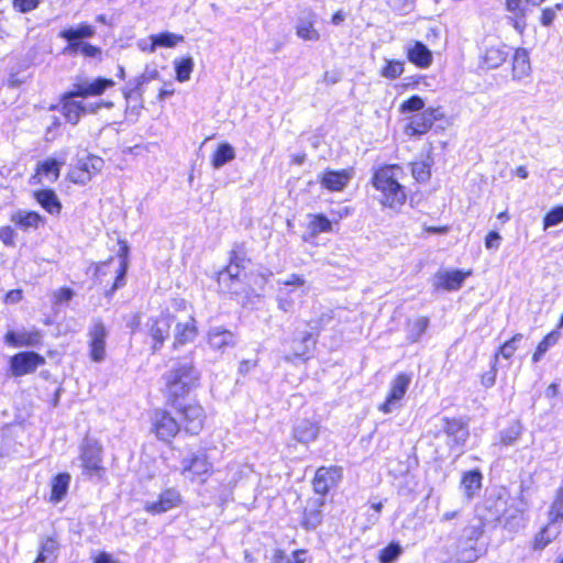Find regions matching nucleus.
<instances>
[{"mask_svg":"<svg viewBox=\"0 0 563 563\" xmlns=\"http://www.w3.org/2000/svg\"><path fill=\"white\" fill-rule=\"evenodd\" d=\"M404 170L398 165H386L377 169L373 177L374 187L382 192L383 205L396 209L406 201V192L399 180Z\"/></svg>","mask_w":563,"mask_h":563,"instance_id":"nucleus-1","label":"nucleus"},{"mask_svg":"<svg viewBox=\"0 0 563 563\" xmlns=\"http://www.w3.org/2000/svg\"><path fill=\"white\" fill-rule=\"evenodd\" d=\"M199 377V372L192 362L184 361L166 375V385L172 395L179 397L189 393L197 385Z\"/></svg>","mask_w":563,"mask_h":563,"instance_id":"nucleus-2","label":"nucleus"},{"mask_svg":"<svg viewBox=\"0 0 563 563\" xmlns=\"http://www.w3.org/2000/svg\"><path fill=\"white\" fill-rule=\"evenodd\" d=\"M277 289V307L284 312H292L295 308V297L307 295L306 279L298 274H290L286 278L276 280Z\"/></svg>","mask_w":563,"mask_h":563,"instance_id":"nucleus-3","label":"nucleus"},{"mask_svg":"<svg viewBox=\"0 0 563 563\" xmlns=\"http://www.w3.org/2000/svg\"><path fill=\"white\" fill-rule=\"evenodd\" d=\"M180 465L181 475L190 482L203 484L212 473V464L203 452L183 457Z\"/></svg>","mask_w":563,"mask_h":563,"instance_id":"nucleus-4","label":"nucleus"},{"mask_svg":"<svg viewBox=\"0 0 563 563\" xmlns=\"http://www.w3.org/2000/svg\"><path fill=\"white\" fill-rule=\"evenodd\" d=\"M104 162L101 157L88 155L86 158L77 161L68 177L75 184L86 185L95 175L102 170Z\"/></svg>","mask_w":563,"mask_h":563,"instance_id":"nucleus-5","label":"nucleus"},{"mask_svg":"<svg viewBox=\"0 0 563 563\" xmlns=\"http://www.w3.org/2000/svg\"><path fill=\"white\" fill-rule=\"evenodd\" d=\"M88 347L89 356L91 361L100 363L104 361L106 352V339L108 336V330L100 319L93 320L92 324L88 330Z\"/></svg>","mask_w":563,"mask_h":563,"instance_id":"nucleus-6","label":"nucleus"},{"mask_svg":"<svg viewBox=\"0 0 563 563\" xmlns=\"http://www.w3.org/2000/svg\"><path fill=\"white\" fill-rule=\"evenodd\" d=\"M411 377L405 373L397 375L391 384L386 400L379 405L378 409L384 413H390L399 408L400 400L405 397L410 385Z\"/></svg>","mask_w":563,"mask_h":563,"instance_id":"nucleus-7","label":"nucleus"},{"mask_svg":"<svg viewBox=\"0 0 563 563\" xmlns=\"http://www.w3.org/2000/svg\"><path fill=\"white\" fill-rule=\"evenodd\" d=\"M230 264L218 274V284L222 291L238 294L242 288V268L235 263L236 253L232 252Z\"/></svg>","mask_w":563,"mask_h":563,"instance_id":"nucleus-8","label":"nucleus"},{"mask_svg":"<svg viewBox=\"0 0 563 563\" xmlns=\"http://www.w3.org/2000/svg\"><path fill=\"white\" fill-rule=\"evenodd\" d=\"M443 431L449 439L448 444L460 455L468 438L466 423L459 419L449 418H443Z\"/></svg>","mask_w":563,"mask_h":563,"instance_id":"nucleus-9","label":"nucleus"},{"mask_svg":"<svg viewBox=\"0 0 563 563\" xmlns=\"http://www.w3.org/2000/svg\"><path fill=\"white\" fill-rule=\"evenodd\" d=\"M153 430L157 438L163 441H169L179 432L180 427L177 420L165 410H156L152 418Z\"/></svg>","mask_w":563,"mask_h":563,"instance_id":"nucleus-10","label":"nucleus"},{"mask_svg":"<svg viewBox=\"0 0 563 563\" xmlns=\"http://www.w3.org/2000/svg\"><path fill=\"white\" fill-rule=\"evenodd\" d=\"M42 364L44 358L35 352H21L10 360V368L14 376L33 373Z\"/></svg>","mask_w":563,"mask_h":563,"instance_id":"nucleus-11","label":"nucleus"},{"mask_svg":"<svg viewBox=\"0 0 563 563\" xmlns=\"http://www.w3.org/2000/svg\"><path fill=\"white\" fill-rule=\"evenodd\" d=\"M180 504V493L175 488H167L159 494L157 500L146 503L144 508L152 515H161L179 507Z\"/></svg>","mask_w":563,"mask_h":563,"instance_id":"nucleus-12","label":"nucleus"},{"mask_svg":"<svg viewBox=\"0 0 563 563\" xmlns=\"http://www.w3.org/2000/svg\"><path fill=\"white\" fill-rule=\"evenodd\" d=\"M443 114L440 109L428 108L423 112L413 115L407 126V133L410 135H421L427 133L438 120H441Z\"/></svg>","mask_w":563,"mask_h":563,"instance_id":"nucleus-13","label":"nucleus"},{"mask_svg":"<svg viewBox=\"0 0 563 563\" xmlns=\"http://www.w3.org/2000/svg\"><path fill=\"white\" fill-rule=\"evenodd\" d=\"M173 319L169 316H161L148 322V335L152 340L151 349L153 353L157 352L169 338Z\"/></svg>","mask_w":563,"mask_h":563,"instance_id":"nucleus-14","label":"nucleus"},{"mask_svg":"<svg viewBox=\"0 0 563 563\" xmlns=\"http://www.w3.org/2000/svg\"><path fill=\"white\" fill-rule=\"evenodd\" d=\"M218 481L221 483L223 493L229 495L232 493V489L243 479L253 475V472L244 465L238 463H231L225 468V474L222 476L221 473H218Z\"/></svg>","mask_w":563,"mask_h":563,"instance_id":"nucleus-15","label":"nucleus"},{"mask_svg":"<svg viewBox=\"0 0 563 563\" xmlns=\"http://www.w3.org/2000/svg\"><path fill=\"white\" fill-rule=\"evenodd\" d=\"M353 177L352 169H327L319 175L321 186L329 191H342Z\"/></svg>","mask_w":563,"mask_h":563,"instance_id":"nucleus-16","label":"nucleus"},{"mask_svg":"<svg viewBox=\"0 0 563 563\" xmlns=\"http://www.w3.org/2000/svg\"><path fill=\"white\" fill-rule=\"evenodd\" d=\"M180 415L184 420V428L187 432L197 434L201 431L206 416L200 405L188 404L181 408Z\"/></svg>","mask_w":563,"mask_h":563,"instance_id":"nucleus-17","label":"nucleus"},{"mask_svg":"<svg viewBox=\"0 0 563 563\" xmlns=\"http://www.w3.org/2000/svg\"><path fill=\"white\" fill-rule=\"evenodd\" d=\"M114 86V81L106 78H97L92 81L84 80L74 86L70 97L100 96L107 88Z\"/></svg>","mask_w":563,"mask_h":563,"instance_id":"nucleus-18","label":"nucleus"},{"mask_svg":"<svg viewBox=\"0 0 563 563\" xmlns=\"http://www.w3.org/2000/svg\"><path fill=\"white\" fill-rule=\"evenodd\" d=\"M208 343L211 349L224 352L228 347L235 344L234 334L222 327L211 328L208 332Z\"/></svg>","mask_w":563,"mask_h":563,"instance_id":"nucleus-19","label":"nucleus"},{"mask_svg":"<svg viewBox=\"0 0 563 563\" xmlns=\"http://www.w3.org/2000/svg\"><path fill=\"white\" fill-rule=\"evenodd\" d=\"M320 432L319 424L309 419L299 420L292 429L294 439L302 444L314 441Z\"/></svg>","mask_w":563,"mask_h":563,"instance_id":"nucleus-20","label":"nucleus"},{"mask_svg":"<svg viewBox=\"0 0 563 563\" xmlns=\"http://www.w3.org/2000/svg\"><path fill=\"white\" fill-rule=\"evenodd\" d=\"M11 222L23 231L36 230L44 224L43 217L35 211L18 210L11 216Z\"/></svg>","mask_w":563,"mask_h":563,"instance_id":"nucleus-21","label":"nucleus"},{"mask_svg":"<svg viewBox=\"0 0 563 563\" xmlns=\"http://www.w3.org/2000/svg\"><path fill=\"white\" fill-rule=\"evenodd\" d=\"M81 461L89 473L100 470L101 448L96 442L87 441L82 446Z\"/></svg>","mask_w":563,"mask_h":563,"instance_id":"nucleus-22","label":"nucleus"},{"mask_svg":"<svg viewBox=\"0 0 563 563\" xmlns=\"http://www.w3.org/2000/svg\"><path fill=\"white\" fill-rule=\"evenodd\" d=\"M42 334L38 330L22 331L15 333L9 331L5 334V342L13 346H36L41 343Z\"/></svg>","mask_w":563,"mask_h":563,"instance_id":"nucleus-23","label":"nucleus"},{"mask_svg":"<svg viewBox=\"0 0 563 563\" xmlns=\"http://www.w3.org/2000/svg\"><path fill=\"white\" fill-rule=\"evenodd\" d=\"M407 57L409 62L420 68H427L432 63L431 51L421 42H415L411 47H408Z\"/></svg>","mask_w":563,"mask_h":563,"instance_id":"nucleus-24","label":"nucleus"},{"mask_svg":"<svg viewBox=\"0 0 563 563\" xmlns=\"http://www.w3.org/2000/svg\"><path fill=\"white\" fill-rule=\"evenodd\" d=\"M339 472L334 468L320 467L316 472L313 479V489L316 493L324 495L332 485H334Z\"/></svg>","mask_w":563,"mask_h":563,"instance_id":"nucleus-25","label":"nucleus"},{"mask_svg":"<svg viewBox=\"0 0 563 563\" xmlns=\"http://www.w3.org/2000/svg\"><path fill=\"white\" fill-rule=\"evenodd\" d=\"M314 23L316 15L313 13H309L306 18L300 19L296 25L297 36L303 41H318L320 38V34L314 27Z\"/></svg>","mask_w":563,"mask_h":563,"instance_id":"nucleus-26","label":"nucleus"},{"mask_svg":"<svg viewBox=\"0 0 563 563\" xmlns=\"http://www.w3.org/2000/svg\"><path fill=\"white\" fill-rule=\"evenodd\" d=\"M470 274L471 272L463 273L461 271L438 273V287H443L446 290H457Z\"/></svg>","mask_w":563,"mask_h":563,"instance_id":"nucleus-27","label":"nucleus"},{"mask_svg":"<svg viewBox=\"0 0 563 563\" xmlns=\"http://www.w3.org/2000/svg\"><path fill=\"white\" fill-rule=\"evenodd\" d=\"M195 323L196 321L194 318H190L184 323H177L174 341L175 349L195 340L197 336V328Z\"/></svg>","mask_w":563,"mask_h":563,"instance_id":"nucleus-28","label":"nucleus"},{"mask_svg":"<svg viewBox=\"0 0 563 563\" xmlns=\"http://www.w3.org/2000/svg\"><path fill=\"white\" fill-rule=\"evenodd\" d=\"M531 71L528 52L523 48H518L515 52L512 60V76L515 79H522L529 76Z\"/></svg>","mask_w":563,"mask_h":563,"instance_id":"nucleus-29","label":"nucleus"},{"mask_svg":"<svg viewBox=\"0 0 563 563\" xmlns=\"http://www.w3.org/2000/svg\"><path fill=\"white\" fill-rule=\"evenodd\" d=\"M36 201L51 214H58L62 203L57 195L51 189L38 190L34 194Z\"/></svg>","mask_w":563,"mask_h":563,"instance_id":"nucleus-30","label":"nucleus"},{"mask_svg":"<svg viewBox=\"0 0 563 563\" xmlns=\"http://www.w3.org/2000/svg\"><path fill=\"white\" fill-rule=\"evenodd\" d=\"M70 483L68 473H60L53 477L51 482V501L59 503L67 494Z\"/></svg>","mask_w":563,"mask_h":563,"instance_id":"nucleus-31","label":"nucleus"},{"mask_svg":"<svg viewBox=\"0 0 563 563\" xmlns=\"http://www.w3.org/2000/svg\"><path fill=\"white\" fill-rule=\"evenodd\" d=\"M508 54L505 46H492L486 49L483 62L487 68H497L507 59Z\"/></svg>","mask_w":563,"mask_h":563,"instance_id":"nucleus-32","label":"nucleus"},{"mask_svg":"<svg viewBox=\"0 0 563 563\" xmlns=\"http://www.w3.org/2000/svg\"><path fill=\"white\" fill-rule=\"evenodd\" d=\"M461 486L467 498L471 499L482 486V474L478 471H470L465 473L462 478Z\"/></svg>","mask_w":563,"mask_h":563,"instance_id":"nucleus-33","label":"nucleus"},{"mask_svg":"<svg viewBox=\"0 0 563 563\" xmlns=\"http://www.w3.org/2000/svg\"><path fill=\"white\" fill-rule=\"evenodd\" d=\"M87 112V107L82 101L66 100L63 104V114L65 119L76 124L80 115Z\"/></svg>","mask_w":563,"mask_h":563,"instance_id":"nucleus-34","label":"nucleus"},{"mask_svg":"<svg viewBox=\"0 0 563 563\" xmlns=\"http://www.w3.org/2000/svg\"><path fill=\"white\" fill-rule=\"evenodd\" d=\"M235 157L234 148L228 143H221L214 152L211 164L214 168H220L224 164L233 161Z\"/></svg>","mask_w":563,"mask_h":563,"instance_id":"nucleus-35","label":"nucleus"},{"mask_svg":"<svg viewBox=\"0 0 563 563\" xmlns=\"http://www.w3.org/2000/svg\"><path fill=\"white\" fill-rule=\"evenodd\" d=\"M309 231L312 236L332 231V222L322 213L310 214Z\"/></svg>","mask_w":563,"mask_h":563,"instance_id":"nucleus-36","label":"nucleus"},{"mask_svg":"<svg viewBox=\"0 0 563 563\" xmlns=\"http://www.w3.org/2000/svg\"><path fill=\"white\" fill-rule=\"evenodd\" d=\"M95 34V30L91 25L82 24L77 29L64 30L60 36L66 38L70 43H80V38L91 37Z\"/></svg>","mask_w":563,"mask_h":563,"instance_id":"nucleus-37","label":"nucleus"},{"mask_svg":"<svg viewBox=\"0 0 563 563\" xmlns=\"http://www.w3.org/2000/svg\"><path fill=\"white\" fill-rule=\"evenodd\" d=\"M151 40H152L151 52H154L156 46H164V47L176 46L179 42L184 41V36L166 32V33H161L157 35H152Z\"/></svg>","mask_w":563,"mask_h":563,"instance_id":"nucleus-38","label":"nucleus"},{"mask_svg":"<svg viewBox=\"0 0 563 563\" xmlns=\"http://www.w3.org/2000/svg\"><path fill=\"white\" fill-rule=\"evenodd\" d=\"M554 523H550L543 528L534 539V549L542 550L544 549L553 539L559 534V529L553 526Z\"/></svg>","mask_w":563,"mask_h":563,"instance_id":"nucleus-39","label":"nucleus"},{"mask_svg":"<svg viewBox=\"0 0 563 563\" xmlns=\"http://www.w3.org/2000/svg\"><path fill=\"white\" fill-rule=\"evenodd\" d=\"M194 59L191 57L175 60L176 79L180 82L188 81L194 69Z\"/></svg>","mask_w":563,"mask_h":563,"instance_id":"nucleus-40","label":"nucleus"},{"mask_svg":"<svg viewBox=\"0 0 563 563\" xmlns=\"http://www.w3.org/2000/svg\"><path fill=\"white\" fill-rule=\"evenodd\" d=\"M559 520H563V488L556 492L555 498L549 510L550 523H555Z\"/></svg>","mask_w":563,"mask_h":563,"instance_id":"nucleus-41","label":"nucleus"},{"mask_svg":"<svg viewBox=\"0 0 563 563\" xmlns=\"http://www.w3.org/2000/svg\"><path fill=\"white\" fill-rule=\"evenodd\" d=\"M404 73V63L400 60L386 59V65L380 69V76L388 79H396Z\"/></svg>","mask_w":563,"mask_h":563,"instance_id":"nucleus-42","label":"nucleus"},{"mask_svg":"<svg viewBox=\"0 0 563 563\" xmlns=\"http://www.w3.org/2000/svg\"><path fill=\"white\" fill-rule=\"evenodd\" d=\"M558 336V333L553 331L543 338V340L538 344L537 350L532 355V361L534 363H538L550 349V346L555 344Z\"/></svg>","mask_w":563,"mask_h":563,"instance_id":"nucleus-43","label":"nucleus"},{"mask_svg":"<svg viewBox=\"0 0 563 563\" xmlns=\"http://www.w3.org/2000/svg\"><path fill=\"white\" fill-rule=\"evenodd\" d=\"M521 432V424L519 422H515L500 433V442L504 445H512L520 438Z\"/></svg>","mask_w":563,"mask_h":563,"instance_id":"nucleus-44","label":"nucleus"},{"mask_svg":"<svg viewBox=\"0 0 563 563\" xmlns=\"http://www.w3.org/2000/svg\"><path fill=\"white\" fill-rule=\"evenodd\" d=\"M63 164L64 162L59 163L54 158H47L38 165L37 173L45 176L53 174V180H56L59 177V170Z\"/></svg>","mask_w":563,"mask_h":563,"instance_id":"nucleus-45","label":"nucleus"},{"mask_svg":"<svg viewBox=\"0 0 563 563\" xmlns=\"http://www.w3.org/2000/svg\"><path fill=\"white\" fill-rule=\"evenodd\" d=\"M402 553V548L399 543H390L380 551L379 561L380 563H393Z\"/></svg>","mask_w":563,"mask_h":563,"instance_id":"nucleus-46","label":"nucleus"},{"mask_svg":"<svg viewBox=\"0 0 563 563\" xmlns=\"http://www.w3.org/2000/svg\"><path fill=\"white\" fill-rule=\"evenodd\" d=\"M523 335L521 333L515 334L510 340L506 341L500 347H499V354L506 358L509 360L515 352L518 349V345L520 341L522 340Z\"/></svg>","mask_w":563,"mask_h":563,"instance_id":"nucleus-47","label":"nucleus"},{"mask_svg":"<svg viewBox=\"0 0 563 563\" xmlns=\"http://www.w3.org/2000/svg\"><path fill=\"white\" fill-rule=\"evenodd\" d=\"M303 551H295L290 556H287L283 551L278 550L273 556L272 563H303L305 559L301 558Z\"/></svg>","mask_w":563,"mask_h":563,"instance_id":"nucleus-48","label":"nucleus"},{"mask_svg":"<svg viewBox=\"0 0 563 563\" xmlns=\"http://www.w3.org/2000/svg\"><path fill=\"white\" fill-rule=\"evenodd\" d=\"M561 222H563V207H555L544 217L543 229L547 230L548 228L558 225Z\"/></svg>","mask_w":563,"mask_h":563,"instance_id":"nucleus-49","label":"nucleus"},{"mask_svg":"<svg viewBox=\"0 0 563 563\" xmlns=\"http://www.w3.org/2000/svg\"><path fill=\"white\" fill-rule=\"evenodd\" d=\"M411 172L418 181H427L430 177V165L427 162H416Z\"/></svg>","mask_w":563,"mask_h":563,"instance_id":"nucleus-50","label":"nucleus"},{"mask_svg":"<svg viewBox=\"0 0 563 563\" xmlns=\"http://www.w3.org/2000/svg\"><path fill=\"white\" fill-rule=\"evenodd\" d=\"M312 339V332H305L300 339H294V344L297 341L300 342L298 346H294V356L295 357H303L309 352L308 342Z\"/></svg>","mask_w":563,"mask_h":563,"instance_id":"nucleus-51","label":"nucleus"},{"mask_svg":"<svg viewBox=\"0 0 563 563\" xmlns=\"http://www.w3.org/2000/svg\"><path fill=\"white\" fill-rule=\"evenodd\" d=\"M69 48L74 52L80 51L82 55L95 57L100 54V49L88 43H70Z\"/></svg>","mask_w":563,"mask_h":563,"instance_id":"nucleus-52","label":"nucleus"},{"mask_svg":"<svg viewBox=\"0 0 563 563\" xmlns=\"http://www.w3.org/2000/svg\"><path fill=\"white\" fill-rule=\"evenodd\" d=\"M424 101L419 96H412L408 100L401 103L400 111L401 112H415L423 109Z\"/></svg>","mask_w":563,"mask_h":563,"instance_id":"nucleus-53","label":"nucleus"},{"mask_svg":"<svg viewBox=\"0 0 563 563\" xmlns=\"http://www.w3.org/2000/svg\"><path fill=\"white\" fill-rule=\"evenodd\" d=\"M483 530L484 522L482 519H477L476 522L468 525L464 529V533L470 540H477L482 536Z\"/></svg>","mask_w":563,"mask_h":563,"instance_id":"nucleus-54","label":"nucleus"},{"mask_svg":"<svg viewBox=\"0 0 563 563\" xmlns=\"http://www.w3.org/2000/svg\"><path fill=\"white\" fill-rule=\"evenodd\" d=\"M159 77V71L155 68H146L144 73L136 79L135 89L140 90L144 84H147L152 80H156Z\"/></svg>","mask_w":563,"mask_h":563,"instance_id":"nucleus-55","label":"nucleus"},{"mask_svg":"<svg viewBox=\"0 0 563 563\" xmlns=\"http://www.w3.org/2000/svg\"><path fill=\"white\" fill-rule=\"evenodd\" d=\"M16 233L13 228L7 225L0 229V240L7 246L15 245Z\"/></svg>","mask_w":563,"mask_h":563,"instance_id":"nucleus-56","label":"nucleus"},{"mask_svg":"<svg viewBox=\"0 0 563 563\" xmlns=\"http://www.w3.org/2000/svg\"><path fill=\"white\" fill-rule=\"evenodd\" d=\"M429 324V320L426 317H420L413 324V329L416 331L415 334H410L409 339L411 342H416L419 340L420 335L427 330Z\"/></svg>","mask_w":563,"mask_h":563,"instance_id":"nucleus-57","label":"nucleus"},{"mask_svg":"<svg viewBox=\"0 0 563 563\" xmlns=\"http://www.w3.org/2000/svg\"><path fill=\"white\" fill-rule=\"evenodd\" d=\"M57 550V543L52 540V539H47L43 544H42V548H41V551L38 554H43V555H47L48 556V561H53L54 559V554Z\"/></svg>","mask_w":563,"mask_h":563,"instance_id":"nucleus-58","label":"nucleus"},{"mask_svg":"<svg viewBox=\"0 0 563 563\" xmlns=\"http://www.w3.org/2000/svg\"><path fill=\"white\" fill-rule=\"evenodd\" d=\"M74 296V291L70 288L63 287L54 292L56 303L67 302Z\"/></svg>","mask_w":563,"mask_h":563,"instance_id":"nucleus-59","label":"nucleus"},{"mask_svg":"<svg viewBox=\"0 0 563 563\" xmlns=\"http://www.w3.org/2000/svg\"><path fill=\"white\" fill-rule=\"evenodd\" d=\"M501 236L499 233L493 231L489 232L485 239V246L488 250H497L500 245Z\"/></svg>","mask_w":563,"mask_h":563,"instance_id":"nucleus-60","label":"nucleus"},{"mask_svg":"<svg viewBox=\"0 0 563 563\" xmlns=\"http://www.w3.org/2000/svg\"><path fill=\"white\" fill-rule=\"evenodd\" d=\"M38 4V0H14V7L21 12H30Z\"/></svg>","mask_w":563,"mask_h":563,"instance_id":"nucleus-61","label":"nucleus"},{"mask_svg":"<svg viewBox=\"0 0 563 563\" xmlns=\"http://www.w3.org/2000/svg\"><path fill=\"white\" fill-rule=\"evenodd\" d=\"M509 11L516 12L518 15L525 13L523 0H506Z\"/></svg>","mask_w":563,"mask_h":563,"instance_id":"nucleus-62","label":"nucleus"},{"mask_svg":"<svg viewBox=\"0 0 563 563\" xmlns=\"http://www.w3.org/2000/svg\"><path fill=\"white\" fill-rule=\"evenodd\" d=\"M22 300V290L21 289H12L7 292L4 297L5 303H18Z\"/></svg>","mask_w":563,"mask_h":563,"instance_id":"nucleus-63","label":"nucleus"},{"mask_svg":"<svg viewBox=\"0 0 563 563\" xmlns=\"http://www.w3.org/2000/svg\"><path fill=\"white\" fill-rule=\"evenodd\" d=\"M555 11L553 9L547 8L542 11L541 23L543 25H550L554 20Z\"/></svg>","mask_w":563,"mask_h":563,"instance_id":"nucleus-64","label":"nucleus"}]
</instances>
